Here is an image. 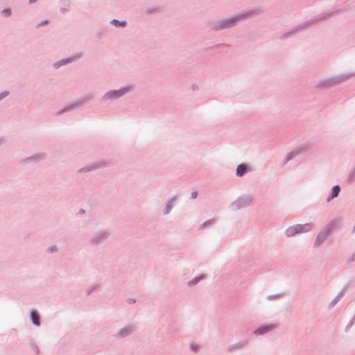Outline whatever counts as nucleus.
Instances as JSON below:
<instances>
[{"instance_id":"nucleus-9","label":"nucleus","mask_w":355,"mask_h":355,"mask_svg":"<svg viewBox=\"0 0 355 355\" xmlns=\"http://www.w3.org/2000/svg\"><path fill=\"white\" fill-rule=\"evenodd\" d=\"M8 95V93L5 92V93H3V94H0V100L3 98L5 96H6Z\"/></svg>"},{"instance_id":"nucleus-13","label":"nucleus","mask_w":355,"mask_h":355,"mask_svg":"<svg viewBox=\"0 0 355 355\" xmlns=\"http://www.w3.org/2000/svg\"><path fill=\"white\" fill-rule=\"evenodd\" d=\"M36 0H30L31 2H35Z\"/></svg>"},{"instance_id":"nucleus-11","label":"nucleus","mask_w":355,"mask_h":355,"mask_svg":"<svg viewBox=\"0 0 355 355\" xmlns=\"http://www.w3.org/2000/svg\"><path fill=\"white\" fill-rule=\"evenodd\" d=\"M191 195H192V197H193V198H196L197 192H193V193H191Z\"/></svg>"},{"instance_id":"nucleus-8","label":"nucleus","mask_w":355,"mask_h":355,"mask_svg":"<svg viewBox=\"0 0 355 355\" xmlns=\"http://www.w3.org/2000/svg\"><path fill=\"white\" fill-rule=\"evenodd\" d=\"M3 13L4 14L5 16L8 17L10 15L11 11L8 9H6V10H3Z\"/></svg>"},{"instance_id":"nucleus-6","label":"nucleus","mask_w":355,"mask_h":355,"mask_svg":"<svg viewBox=\"0 0 355 355\" xmlns=\"http://www.w3.org/2000/svg\"><path fill=\"white\" fill-rule=\"evenodd\" d=\"M269 329V327H263L255 330L254 333L257 335H261L266 333Z\"/></svg>"},{"instance_id":"nucleus-5","label":"nucleus","mask_w":355,"mask_h":355,"mask_svg":"<svg viewBox=\"0 0 355 355\" xmlns=\"http://www.w3.org/2000/svg\"><path fill=\"white\" fill-rule=\"evenodd\" d=\"M246 171V166L243 164H240L238 166L236 169V175L239 176H242Z\"/></svg>"},{"instance_id":"nucleus-7","label":"nucleus","mask_w":355,"mask_h":355,"mask_svg":"<svg viewBox=\"0 0 355 355\" xmlns=\"http://www.w3.org/2000/svg\"><path fill=\"white\" fill-rule=\"evenodd\" d=\"M112 23L116 26H124L125 25V21H119L118 20H116V19H114L112 21Z\"/></svg>"},{"instance_id":"nucleus-2","label":"nucleus","mask_w":355,"mask_h":355,"mask_svg":"<svg viewBox=\"0 0 355 355\" xmlns=\"http://www.w3.org/2000/svg\"><path fill=\"white\" fill-rule=\"evenodd\" d=\"M126 92V90L125 89H120V90H114L107 92L104 98L108 99L111 98H115L121 96L123 94Z\"/></svg>"},{"instance_id":"nucleus-4","label":"nucleus","mask_w":355,"mask_h":355,"mask_svg":"<svg viewBox=\"0 0 355 355\" xmlns=\"http://www.w3.org/2000/svg\"><path fill=\"white\" fill-rule=\"evenodd\" d=\"M340 187L339 186H334L332 189V195L331 196H329L327 198V200L329 202L330 201L331 199H333L334 198L336 197L339 192H340Z\"/></svg>"},{"instance_id":"nucleus-1","label":"nucleus","mask_w":355,"mask_h":355,"mask_svg":"<svg viewBox=\"0 0 355 355\" xmlns=\"http://www.w3.org/2000/svg\"><path fill=\"white\" fill-rule=\"evenodd\" d=\"M311 229V225L309 224L305 225H297L294 227H291L286 230V234L288 236H292L295 233H301L309 231Z\"/></svg>"},{"instance_id":"nucleus-10","label":"nucleus","mask_w":355,"mask_h":355,"mask_svg":"<svg viewBox=\"0 0 355 355\" xmlns=\"http://www.w3.org/2000/svg\"><path fill=\"white\" fill-rule=\"evenodd\" d=\"M198 280H199L198 279H195L194 280L191 281V282H190V284H196V282H198Z\"/></svg>"},{"instance_id":"nucleus-12","label":"nucleus","mask_w":355,"mask_h":355,"mask_svg":"<svg viewBox=\"0 0 355 355\" xmlns=\"http://www.w3.org/2000/svg\"><path fill=\"white\" fill-rule=\"evenodd\" d=\"M123 330L121 331V336H125V334H127L128 333V331L125 330V334H123Z\"/></svg>"},{"instance_id":"nucleus-3","label":"nucleus","mask_w":355,"mask_h":355,"mask_svg":"<svg viewBox=\"0 0 355 355\" xmlns=\"http://www.w3.org/2000/svg\"><path fill=\"white\" fill-rule=\"evenodd\" d=\"M31 320H32L33 323L35 325H37V326L40 325V317H39L38 314L37 313V312L32 311L31 314Z\"/></svg>"}]
</instances>
